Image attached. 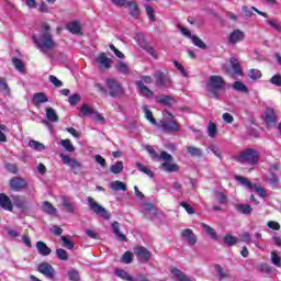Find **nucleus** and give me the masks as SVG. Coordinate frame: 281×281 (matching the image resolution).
Returning <instances> with one entry per match:
<instances>
[{
  "label": "nucleus",
  "instance_id": "nucleus-24",
  "mask_svg": "<svg viewBox=\"0 0 281 281\" xmlns=\"http://www.w3.org/2000/svg\"><path fill=\"white\" fill-rule=\"evenodd\" d=\"M66 30H68L70 34H82V26L79 24L78 21H72L68 23Z\"/></svg>",
  "mask_w": 281,
  "mask_h": 281
},
{
  "label": "nucleus",
  "instance_id": "nucleus-51",
  "mask_svg": "<svg viewBox=\"0 0 281 281\" xmlns=\"http://www.w3.org/2000/svg\"><path fill=\"white\" fill-rule=\"evenodd\" d=\"M145 10L149 21H157V15H155V9L150 4H145Z\"/></svg>",
  "mask_w": 281,
  "mask_h": 281
},
{
  "label": "nucleus",
  "instance_id": "nucleus-36",
  "mask_svg": "<svg viewBox=\"0 0 281 281\" xmlns=\"http://www.w3.org/2000/svg\"><path fill=\"white\" fill-rule=\"evenodd\" d=\"M13 203L19 210H27V202L19 195L13 196Z\"/></svg>",
  "mask_w": 281,
  "mask_h": 281
},
{
  "label": "nucleus",
  "instance_id": "nucleus-56",
  "mask_svg": "<svg viewBox=\"0 0 281 281\" xmlns=\"http://www.w3.org/2000/svg\"><path fill=\"white\" fill-rule=\"evenodd\" d=\"M271 261L274 267H281V258L278 256L277 251L271 252Z\"/></svg>",
  "mask_w": 281,
  "mask_h": 281
},
{
  "label": "nucleus",
  "instance_id": "nucleus-34",
  "mask_svg": "<svg viewBox=\"0 0 281 281\" xmlns=\"http://www.w3.org/2000/svg\"><path fill=\"white\" fill-rule=\"evenodd\" d=\"M43 212L49 215H54L56 212H58V210L49 201H45L43 202Z\"/></svg>",
  "mask_w": 281,
  "mask_h": 281
},
{
  "label": "nucleus",
  "instance_id": "nucleus-16",
  "mask_svg": "<svg viewBox=\"0 0 281 281\" xmlns=\"http://www.w3.org/2000/svg\"><path fill=\"white\" fill-rule=\"evenodd\" d=\"M95 60L99 63L101 69H111L113 59L106 57V53H99Z\"/></svg>",
  "mask_w": 281,
  "mask_h": 281
},
{
  "label": "nucleus",
  "instance_id": "nucleus-57",
  "mask_svg": "<svg viewBox=\"0 0 281 281\" xmlns=\"http://www.w3.org/2000/svg\"><path fill=\"white\" fill-rule=\"evenodd\" d=\"M257 270L261 273H271V266H269L268 263H259L257 266Z\"/></svg>",
  "mask_w": 281,
  "mask_h": 281
},
{
  "label": "nucleus",
  "instance_id": "nucleus-5",
  "mask_svg": "<svg viewBox=\"0 0 281 281\" xmlns=\"http://www.w3.org/2000/svg\"><path fill=\"white\" fill-rule=\"evenodd\" d=\"M158 128H161L164 133H179V122L173 120V116H165L158 123Z\"/></svg>",
  "mask_w": 281,
  "mask_h": 281
},
{
  "label": "nucleus",
  "instance_id": "nucleus-25",
  "mask_svg": "<svg viewBox=\"0 0 281 281\" xmlns=\"http://www.w3.org/2000/svg\"><path fill=\"white\" fill-rule=\"evenodd\" d=\"M110 188L114 192H120V191L126 192L128 190V188L126 187V183H124L120 180H115V181L111 182Z\"/></svg>",
  "mask_w": 281,
  "mask_h": 281
},
{
  "label": "nucleus",
  "instance_id": "nucleus-11",
  "mask_svg": "<svg viewBox=\"0 0 281 281\" xmlns=\"http://www.w3.org/2000/svg\"><path fill=\"white\" fill-rule=\"evenodd\" d=\"M156 87H168L172 80L168 72L159 71L154 75Z\"/></svg>",
  "mask_w": 281,
  "mask_h": 281
},
{
  "label": "nucleus",
  "instance_id": "nucleus-50",
  "mask_svg": "<svg viewBox=\"0 0 281 281\" xmlns=\"http://www.w3.org/2000/svg\"><path fill=\"white\" fill-rule=\"evenodd\" d=\"M60 240L63 243V247H65L66 249H72L76 246V244L66 236H61Z\"/></svg>",
  "mask_w": 281,
  "mask_h": 281
},
{
  "label": "nucleus",
  "instance_id": "nucleus-33",
  "mask_svg": "<svg viewBox=\"0 0 281 281\" xmlns=\"http://www.w3.org/2000/svg\"><path fill=\"white\" fill-rule=\"evenodd\" d=\"M201 226L203 227V229H205L206 234L210 236V238H212V240H218V235L212 226L205 223H202Z\"/></svg>",
  "mask_w": 281,
  "mask_h": 281
},
{
  "label": "nucleus",
  "instance_id": "nucleus-15",
  "mask_svg": "<svg viewBox=\"0 0 281 281\" xmlns=\"http://www.w3.org/2000/svg\"><path fill=\"white\" fill-rule=\"evenodd\" d=\"M136 87H138V91L143 98H147L148 100H153L155 98V92L150 90L146 85H144V81L138 80L136 81Z\"/></svg>",
  "mask_w": 281,
  "mask_h": 281
},
{
  "label": "nucleus",
  "instance_id": "nucleus-44",
  "mask_svg": "<svg viewBox=\"0 0 281 281\" xmlns=\"http://www.w3.org/2000/svg\"><path fill=\"white\" fill-rule=\"evenodd\" d=\"M191 40L195 47H199L200 49H207V45H205V42L201 40L199 36L192 35Z\"/></svg>",
  "mask_w": 281,
  "mask_h": 281
},
{
  "label": "nucleus",
  "instance_id": "nucleus-32",
  "mask_svg": "<svg viewBox=\"0 0 281 281\" xmlns=\"http://www.w3.org/2000/svg\"><path fill=\"white\" fill-rule=\"evenodd\" d=\"M79 113L80 117H93L95 115V111L91 106H81Z\"/></svg>",
  "mask_w": 281,
  "mask_h": 281
},
{
  "label": "nucleus",
  "instance_id": "nucleus-61",
  "mask_svg": "<svg viewBox=\"0 0 281 281\" xmlns=\"http://www.w3.org/2000/svg\"><path fill=\"white\" fill-rule=\"evenodd\" d=\"M209 148L210 150H212L215 157H217L218 159H223V151L218 147H215L214 145H210Z\"/></svg>",
  "mask_w": 281,
  "mask_h": 281
},
{
  "label": "nucleus",
  "instance_id": "nucleus-49",
  "mask_svg": "<svg viewBox=\"0 0 281 281\" xmlns=\"http://www.w3.org/2000/svg\"><path fill=\"white\" fill-rule=\"evenodd\" d=\"M68 280L70 281H80V272L77 269H71L68 271Z\"/></svg>",
  "mask_w": 281,
  "mask_h": 281
},
{
  "label": "nucleus",
  "instance_id": "nucleus-40",
  "mask_svg": "<svg viewBox=\"0 0 281 281\" xmlns=\"http://www.w3.org/2000/svg\"><path fill=\"white\" fill-rule=\"evenodd\" d=\"M29 146L30 148H32L33 150H36L37 153L45 150V145L38 140L31 139L29 142Z\"/></svg>",
  "mask_w": 281,
  "mask_h": 281
},
{
  "label": "nucleus",
  "instance_id": "nucleus-4",
  "mask_svg": "<svg viewBox=\"0 0 281 281\" xmlns=\"http://www.w3.org/2000/svg\"><path fill=\"white\" fill-rule=\"evenodd\" d=\"M222 69L226 76H229V78H236V76H245V72H243V66H240V59L235 56L229 58V66L224 65Z\"/></svg>",
  "mask_w": 281,
  "mask_h": 281
},
{
  "label": "nucleus",
  "instance_id": "nucleus-47",
  "mask_svg": "<svg viewBox=\"0 0 281 281\" xmlns=\"http://www.w3.org/2000/svg\"><path fill=\"white\" fill-rule=\"evenodd\" d=\"M56 256H57L58 260H63V261L69 260V252H67V250H65L63 248L56 249Z\"/></svg>",
  "mask_w": 281,
  "mask_h": 281
},
{
  "label": "nucleus",
  "instance_id": "nucleus-39",
  "mask_svg": "<svg viewBox=\"0 0 281 281\" xmlns=\"http://www.w3.org/2000/svg\"><path fill=\"white\" fill-rule=\"evenodd\" d=\"M13 66L20 74H25V64L23 60L19 59V57H13L12 58Z\"/></svg>",
  "mask_w": 281,
  "mask_h": 281
},
{
  "label": "nucleus",
  "instance_id": "nucleus-28",
  "mask_svg": "<svg viewBox=\"0 0 281 281\" xmlns=\"http://www.w3.org/2000/svg\"><path fill=\"white\" fill-rule=\"evenodd\" d=\"M115 276L117 278H121V280L125 281H137L135 278H133L128 272H126L124 269H116L115 270Z\"/></svg>",
  "mask_w": 281,
  "mask_h": 281
},
{
  "label": "nucleus",
  "instance_id": "nucleus-18",
  "mask_svg": "<svg viewBox=\"0 0 281 281\" xmlns=\"http://www.w3.org/2000/svg\"><path fill=\"white\" fill-rule=\"evenodd\" d=\"M181 237L187 238L188 245L194 247L196 245V235L191 228H186L181 232Z\"/></svg>",
  "mask_w": 281,
  "mask_h": 281
},
{
  "label": "nucleus",
  "instance_id": "nucleus-2",
  "mask_svg": "<svg viewBox=\"0 0 281 281\" xmlns=\"http://www.w3.org/2000/svg\"><path fill=\"white\" fill-rule=\"evenodd\" d=\"M209 92L211 93V98H215L218 100L221 98V93H224L227 82L225 79L218 75H213L210 77L209 82L206 83Z\"/></svg>",
  "mask_w": 281,
  "mask_h": 281
},
{
  "label": "nucleus",
  "instance_id": "nucleus-38",
  "mask_svg": "<svg viewBox=\"0 0 281 281\" xmlns=\"http://www.w3.org/2000/svg\"><path fill=\"white\" fill-rule=\"evenodd\" d=\"M161 168L166 170V172H179L181 168L177 164H168V162H162Z\"/></svg>",
  "mask_w": 281,
  "mask_h": 281
},
{
  "label": "nucleus",
  "instance_id": "nucleus-10",
  "mask_svg": "<svg viewBox=\"0 0 281 281\" xmlns=\"http://www.w3.org/2000/svg\"><path fill=\"white\" fill-rule=\"evenodd\" d=\"M227 41L229 45H238V43H243V41H245V32L240 29H235L229 33Z\"/></svg>",
  "mask_w": 281,
  "mask_h": 281
},
{
  "label": "nucleus",
  "instance_id": "nucleus-60",
  "mask_svg": "<svg viewBox=\"0 0 281 281\" xmlns=\"http://www.w3.org/2000/svg\"><path fill=\"white\" fill-rule=\"evenodd\" d=\"M68 102H69V104H71V106H76V104H78V102H80V94L75 93V94L70 95L68 98Z\"/></svg>",
  "mask_w": 281,
  "mask_h": 281
},
{
  "label": "nucleus",
  "instance_id": "nucleus-30",
  "mask_svg": "<svg viewBox=\"0 0 281 281\" xmlns=\"http://www.w3.org/2000/svg\"><path fill=\"white\" fill-rule=\"evenodd\" d=\"M186 150L191 157H198V159H201V157H203V150H201V148L188 146Z\"/></svg>",
  "mask_w": 281,
  "mask_h": 281
},
{
  "label": "nucleus",
  "instance_id": "nucleus-1",
  "mask_svg": "<svg viewBox=\"0 0 281 281\" xmlns=\"http://www.w3.org/2000/svg\"><path fill=\"white\" fill-rule=\"evenodd\" d=\"M55 47L56 43L52 36V26H49L47 23H44L42 25V34L40 35L38 49L45 54L47 52H52V49H55Z\"/></svg>",
  "mask_w": 281,
  "mask_h": 281
},
{
  "label": "nucleus",
  "instance_id": "nucleus-52",
  "mask_svg": "<svg viewBox=\"0 0 281 281\" xmlns=\"http://www.w3.org/2000/svg\"><path fill=\"white\" fill-rule=\"evenodd\" d=\"M123 265H131L133 262V252L125 251L121 258Z\"/></svg>",
  "mask_w": 281,
  "mask_h": 281
},
{
  "label": "nucleus",
  "instance_id": "nucleus-53",
  "mask_svg": "<svg viewBox=\"0 0 281 281\" xmlns=\"http://www.w3.org/2000/svg\"><path fill=\"white\" fill-rule=\"evenodd\" d=\"M217 131L218 128L216 127V123L210 121L209 127H207L209 137H216Z\"/></svg>",
  "mask_w": 281,
  "mask_h": 281
},
{
  "label": "nucleus",
  "instance_id": "nucleus-43",
  "mask_svg": "<svg viewBox=\"0 0 281 281\" xmlns=\"http://www.w3.org/2000/svg\"><path fill=\"white\" fill-rule=\"evenodd\" d=\"M235 181H238L241 183V186H246V188H249V190H254V184H251V181H249L247 178L243 176H235Z\"/></svg>",
  "mask_w": 281,
  "mask_h": 281
},
{
  "label": "nucleus",
  "instance_id": "nucleus-62",
  "mask_svg": "<svg viewBox=\"0 0 281 281\" xmlns=\"http://www.w3.org/2000/svg\"><path fill=\"white\" fill-rule=\"evenodd\" d=\"M271 85H274V87H281V75L277 74L271 77L270 79Z\"/></svg>",
  "mask_w": 281,
  "mask_h": 281
},
{
  "label": "nucleus",
  "instance_id": "nucleus-55",
  "mask_svg": "<svg viewBox=\"0 0 281 281\" xmlns=\"http://www.w3.org/2000/svg\"><path fill=\"white\" fill-rule=\"evenodd\" d=\"M249 77L251 78V80H258L262 78V72L258 69L252 68L249 70Z\"/></svg>",
  "mask_w": 281,
  "mask_h": 281
},
{
  "label": "nucleus",
  "instance_id": "nucleus-23",
  "mask_svg": "<svg viewBox=\"0 0 281 281\" xmlns=\"http://www.w3.org/2000/svg\"><path fill=\"white\" fill-rule=\"evenodd\" d=\"M125 5L130 7L131 16H133L134 19L139 18V5L137 4V2H135V0L127 1Z\"/></svg>",
  "mask_w": 281,
  "mask_h": 281
},
{
  "label": "nucleus",
  "instance_id": "nucleus-27",
  "mask_svg": "<svg viewBox=\"0 0 281 281\" xmlns=\"http://www.w3.org/2000/svg\"><path fill=\"white\" fill-rule=\"evenodd\" d=\"M240 239L238 237L232 235V234H226L223 238L224 245H228V247H234L238 245Z\"/></svg>",
  "mask_w": 281,
  "mask_h": 281
},
{
  "label": "nucleus",
  "instance_id": "nucleus-31",
  "mask_svg": "<svg viewBox=\"0 0 281 281\" xmlns=\"http://www.w3.org/2000/svg\"><path fill=\"white\" fill-rule=\"evenodd\" d=\"M142 48L145 52H147V54H149L151 58H155V60L159 58V55L157 54V50H155V47L150 46V44H148L147 42H144V44L142 45Z\"/></svg>",
  "mask_w": 281,
  "mask_h": 281
},
{
  "label": "nucleus",
  "instance_id": "nucleus-8",
  "mask_svg": "<svg viewBox=\"0 0 281 281\" xmlns=\"http://www.w3.org/2000/svg\"><path fill=\"white\" fill-rule=\"evenodd\" d=\"M9 188L12 190V192H22V190L27 188V180H25L23 177H12L9 180Z\"/></svg>",
  "mask_w": 281,
  "mask_h": 281
},
{
  "label": "nucleus",
  "instance_id": "nucleus-7",
  "mask_svg": "<svg viewBox=\"0 0 281 281\" xmlns=\"http://www.w3.org/2000/svg\"><path fill=\"white\" fill-rule=\"evenodd\" d=\"M261 120L266 122L267 128H273V126H276V124L278 123V114L272 108H267L261 115Z\"/></svg>",
  "mask_w": 281,
  "mask_h": 281
},
{
  "label": "nucleus",
  "instance_id": "nucleus-14",
  "mask_svg": "<svg viewBox=\"0 0 281 281\" xmlns=\"http://www.w3.org/2000/svg\"><path fill=\"white\" fill-rule=\"evenodd\" d=\"M37 271L40 273H42L43 276H45L46 278H48L49 280H54V267H52V265H49V262H42L38 265L37 267Z\"/></svg>",
  "mask_w": 281,
  "mask_h": 281
},
{
  "label": "nucleus",
  "instance_id": "nucleus-48",
  "mask_svg": "<svg viewBox=\"0 0 281 281\" xmlns=\"http://www.w3.org/2000/svg\"><path fill=\"white\" fill-rule=\"evenodd\" d=\"M143 111L145 113L146 120H148L150 124L157 125V120L155 119V116H153V111H150L148 108H143Z\"/></svg>",
  "mask_w": 281,
  "mask_h": 281
},
{
  "label": "nucleus",
  "instance_id": "nucleus-35",
  "mask_svg": "<svg viewBox=\"0 0 281 281\" xmlns=\"http://www.w3.org/2000/svg\"><path fill=\"white\" fill-rule=\"evenodd\" d=\"M159 104H164L165 106H172V104H177L175 98L170 95H164L158 99Z\"/></svg>",
  "mask_w": 281,
  "mask_h": 281
},
{
  "label": "nucleus",
  "instance_id": "nucleus-26",
  "mask_svg": "<svg viewBox=\"0 0 281 281\" xmlns=\"http://www.w3.org/2000/svg\"><path fill=\"white\" fill-rule=\"evenodd\" d=\"M235 210L239 214H245V215H250L254 212V209L249 204H236Z\"/></svg>",
  "mask_w": 281,
  "mask_h": 281
},
{
  "label": "nucleus",
  "instance_id": "nucleus-29",
  "mask_svg": "<svg viewBox=\"0 0 281 281\" xmlns=\"http://www.w3.org/2000/svg\"><path fill=\"white\" fill-rule=\"evenodd\" d=\"M46 117L48 120V122H60V119L58 117V113H56V110H54V108H47L46 109Z\"/></svg>",
  "mask_w": 281,
  "mask_h": 281
},
{
  "label": "nucleus",
  "instance_id": "nucleus-22",
  "mask_svg": "<svg viewBox=\"0 0 281 281\" xmlns=\"http://www.w3.org/2000/svg\"><path fill=\"white\" fill-rule=\"evenodd\" d=\"M35 247L40 256H49L52 254V248H49L45 241H37Z\"/></svg>",
  "mask_w": 281,
  "mask_h": 281
},
{
  "label": "nucleus",
  "instance_id": "nucleus-64",
  "mask_svg": "<svg viewBox=\"0 0 281 281\" xmlns=\"http://www.w3.org/2000/svg\"><path fill=\"white\" fill-rule=\"evenodd\" d=\"M48 80H49V82H52V85H54V87H58V88L63 87V81L57 79L56 76L50 75L48 77Z\"/></svg>",
  "mask_w": 281,
  "mask_h": 281
},
{
  "label": "nucleus",
  "instance_id": "nucleus-12",
  "mask_svg": "<svg viewBox=\"0 0 281 281\" xmlns=\"http://www.w3.org/2000/svg\"><path fill=\"white\" fill-rule=\"evenodd\" d=\"M106 87L110 91L111 98H117L119 95H122V86L114 79H108Z\"/></svg>",
  "mask_w": 281,
  "mask_h": 281
},
{
  "label": "nucleus",
  "instance_id": "nucleus-6",
  "mask_svg": "<svg viewBox=\"0 0 281 281\" xmlns=\"http://www.w3.org/2000/svg\"><path fill=\"white\" fill-rule=\"evenodd\" d=\"M87 201H88L89 210L94 212V214H97L98 216H101L102 218H105V221H109V218H111V213H109V211H106L104 206L100 205V203H98L95 199L88 196Z\"/></svg>",
  "mask_w": 281,
  "mask_h": 281
},
{
  "label": "nucleus",
  "instance_id": "nucleus-46",
  "mask_svg": "<svg viewBox=\"0 0 281 281\" xmlns=\"http://www.w3.org/2000/svg\"><path fill=\"white\" fill-rule=\"evenodd\" d=\"M136 168L137 170H139V172H144V175H147L148 177H155V173H153V170L148 169L142 162H136Z\"/></svg>",
  "mask_w": 281,
  "mask_h": 281
},
{
  "label": "nucleus",
  "instance_id": "nucleus-13",
  "mask_svg": "<svg viewBox=\"0 0 281 281\" xmlns=\"http://www.w3.org/2000/svg\"><path fill=\"white\" fill-rule=\"evenodd\" d=\"M134 254L140 262H148V260H150V250L144 246H136Z\"/></svg>",
  "mask_w": 281,
  "mask_h": 281
},
{
  "label": "nucleus",
  "instance_id": "nucleus-20",
  "mask_svg": "<svg viewBox=\"0 0 281 281\" xmlns=\"http://www.w3.org/2000/svg\"><path fill=\"white\" fill-rule=\"evenodd\" d=\"M32 102L35 106H38L40 104H45V102H49V98H47V94H45V92H36L33 94Z\"/></svg>",
  "mask_w": 281,
  "mask_h": 281
},
{
  "label": "nucleus",
  "instance_id": "nucleus-9",
  "mask_svg": "<svg viewBox=\"0 0 281 281\" xmlns=\"http://www.w3.org/2000/svg\"><path fill=\"white\" fill-rule=\"evenodd\" d=\"M59 157L65 166H69V168H71L74 175H78L80 170H82V164H80L78 160L65 154H60Z\"/></svg>",
  "mask_w": 281,
  "mask_h": 281
},
{
  "label": "nucleus",
  "instance_id": "nucleus-42",
  "mask_svg": "<svg viewBox=\"0 0 281 281\" xmlns=\"http://www.w3.org/2000/svg\"><path fill=\"white\" fill-rule=\"evenodd\" d=\"M60 146L67 150V153H75L76 147H74V144L71 143V139L66 138L60 140Z\"/></svg>",
  "mask_w": 281,
  "mask_h": 281
},
{
  "label": "nucleus",
  "instance_id": "nucleus-54",
  "mask_svg": "<svg viewBox=\"0 0 281 281\" xmlns=\"http://www.w3.org/2000/svg\"><path fill=\"white\" fill-rule=\"evenodd\" d=\"M0 91H3L5 95H10V87L4 78H0Z\"/></svg>",
  "mask_w": 281,
  "mask_h": 281
},
{
  "label": "nucleus",
  "instance_id": "nucleus-45",
  "mask_svg": "<svg viewBox=\"0 0 281 281\" xmlns=\"http://www.w3.org/2000/svg\"><path fill=\"white\" fill-rule=\"evenodd\" d=\"M116 69L121 72L124 74V76L131 74V68L128 65H126L124 61H119L116 65Z\"/></svg>",
  "mask_w": 281,
  "mask_h": 281
},
{
  "label": "nucleus",
  "instance_id": "nucleus-3",
  "mask_svg": "<svg viewBox=\"0 0 281 281\" xmlns=\"http://www.w3.org/2000/svg\"><path fill=\"white\" fill-rule=\"evenodd\" d=\"M235 161H237V164L258 166V164H260V153L254 148H246L235 157Z\"/></svg>",
  "mask_w": 281,
  "mask_h": 281
},
{
  "label": "nucleus",
  "instance_id": "nucleus-21",
  "mask_svg": "<svg viewBox=\"0 0 281 281\" xmlns=\"http://www.w3.org/2000/svg\"><path fill=\"white\" fill-rule=\"evenodd\" d=\"M61 203L64 205V209L68 214H75L76 213V206L74 205V202H71V199H69L66 195L61 196Z\"/></svg>",
  "mask_w": 281,
  "mask_h": 281
},
{
  "label": "nucleus",
  "instance_id": "nucleus-17",
  "mask_svg": "<svg viewBox=\"0 0 281 281\" xmlns=\"http://www.w3.org/2000/svg\"><path fill=\"white\" fill-rule=\"evenodd\" d=\"M0 207L7 212H12V210H14L12 200H10V196H8L5 193L0 194Z\"/></svg>",
  "mask_w": 281,
  "mask_h": 281
},
{
  "label": "nucleus",
  "instance_id": "nucleus-58",
  "mask_svg": "<svg viewBox=\"0 0 281 281\" xmlns=\"http://www.w3.org/2000/svg\"><path fill=\"white\" fill-rule=\"evenodd\" d=\"M5 170H8V172H11V175H19V167H16V165L12 162H8L5 165Z\"/></svg>",
  "mask_w": 281,
  "mask_h": 281
},
{
  "label": "nucleus",
  "instance_id": "nucleus-41",
  "mask_svg": "<svg viewBox=\"0 0 281 281\" xmlns=\"http://www.w3.org/2000/svg\"><path fill=\"white\" fill-rule=\"evenodd\" d=\"M233 89L239 93H249V88H247L243 81H235L233 83Z\"/></svg>",
  "mask_w": 281,
  "mask_h": 281
},
{
  "label": "nucleus",
  "instance_id": "nucleus-63",
  "mask_svg": "<svg viewBox=\"0 0 281 281\" xmlns=\"http://www.w3.org/2000/svg\"><path fill=\"white\" fill-rule=\"evenodd\" d=\"M240 240L241 243H246V245H249V243H251V234H249V232L241 233Z\"/></svg>",
  "mask_w": 281,
  "mask_h": 281
},
{
  "label": "nucleus",
  "instance_id": "nucleus-37",
  "mask_svg": "<svg viewBox=\"0 0 281 281\" xmlns=\"http://www.w3.org/2000/svg\"><path fill=\"white\" fill-rule=\"evenodd\" d=\"M124 171V162L122 161H116L114 165L110 167V172L112 175H121V172Z\"/></svg>",
  "mask_w": 281,
  "mask_h": 281
},
{
  "label": "nucleus",
  "instance_id": "nucleus-19",
  "mask_svg": "<svg viewBox=\"0 0 281 281\" xmlns=\"http://www.w3.org/2000/svg\"><path fill=\"white\" fill-rule=\"evenodd\" d=\"M112 231L116 238V240H121L122 243H128V237H126L121 231H120V222H113L112 223Z\"/></svg>",
  "mask_w": 281,
  "mask_h": 281
},
{
  "label": "nucleus",
  "instance_id": "nucleus-59",
  "mask_svg": "<svg viewBox=\"0 0 281 281\" xmlns=\"http://www.w3.org/2000/svg\"><path fill=\"white\" fill-rule=\"evenodd\" d=\"M157 159L159 161H172V155L168 154V151H161Z\"/></svg>",
  "mask_w": 281,
  "mask_h": 281
}]
</instances>
